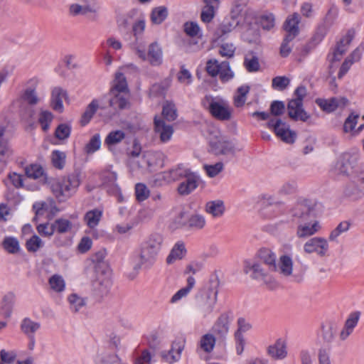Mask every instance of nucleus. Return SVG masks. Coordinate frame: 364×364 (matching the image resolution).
<instances>
[{
	"mask_svg": "<svg viewBox=\"0 0 364 364\" xmlns=\"http://www.w3.org/2000/svg\"><path fill=\"white\" fill-rule=\"evenodd\" d=\"M358 161V156L349 152L341 155L332 169L336 175L348 176L351 172L349 183L343 189V195L352 200H358L364 196V168L353 171Z\"/></svg>",
	"mask_w": 364,
	"mask_h": 364,
	"instance_id": "f257e3e1",
	"label": "nucleus"
},
{
	"mask_svg": "<svg viewBox=\"0 0 364 364\" xmlns=\"http://www.w3.org/2000/svg\"><path fill=\"white\" fill-rule=\"evenodd\" d=\"M218 282H210L198 290L195 296L196 308L198 316L203 319L211 318L218 302Z\"/></svg>",
	"mask_w": 364,
	"mask_h": 364,
	"instance_id": "f03ea898",
	"label": "nucleus"
},
{
	"mask_svg": "<svg viewBox=\"0 0 364 364\" xmlns=\"http://www.w3.org/2000/svg\"><path fill=\"white\" fill-rule=\"evenodd\" d=\"M201 105L214 119L219 121H229L232 117V107L228 100L220 95H206L201 100Z\"/></svg>",
	"mask_w": 364,
	"mask_h": 364,
	"instance_id": "7ed1b4c3",
	"label": "nucleus"
},
{
	"mask_svg": "<svg viewBox=\"0 0 364 364\" xmlns=\"http://www.w3.org/2000/svg\"><path fill=\"white\" fill-rule=\"evenodd\" d=\"M163 244V237L158 233L151 234L141 242L139 249V265L151 268L156 260Z\"/></svg>",
	"mask_w": 364,
	"mask_h": 364,
	"instance_id": "20e7f679",
	"label": "nucleus"
},
{
	"mask_svg": "<svg viewBox=\"0 0 364 364\" xmlns=\"http://www.w3.org/2000/svg\"><path fill=\"white\" fill-rule=\"evenodd\" d=\"M109 94V105L114 109H125L129 106V91L127 80L122 73L117 71Z\"/></svg>",
	"mask_w": 364,
	"mask_h": 364,
	"instance_id": "39448f33",
	"label": "nucleus"
},
{
	"mask_svg": "<svg viewBox=\"0 0 364 364\" xmlns=\"http://www.w3.org/2000/svg\"><path fill=\"white\" fill-rule=\"evenodd\" d=\"M146 42L144 39L136 38V41L131 45V48L143 61L147 60L154 66L160 65L163 62V52L161 46L154 42L149 46L148 52L146 53Z\"/></svg>",
	"mask_w": 364,
	"mask_h": 364,
	"instance_id": "423d86ee",
	"label": "nucleus"
},
{
	"mask_svg": "<svg viewBox=\"0 0 364 364\" xmlns=\"http://www.w3.org/2000/svg\"><path fill=\"white\" fill-rule=\"evenodd\" d=\"M80 181L79 176L72 174L62 178L53 180L50 183V190L60 201L70 198L74 194Z\"/></svg>",
	"mask_w": 364,
	"mask_h": 364,
	"instance_id": "0eeeda50",
	"label": "nucleus"
},
{
	"mask_svg": "<svg viewBox=\"0 0 364 364\" xmlns=\"http://www.w3.org/2000/svg\"><path fill=\"white\" fill-rule=\"evenodd\" d=\"M209 151L215 155L221 156L224 159H230L235 156L236 149L234 144L228 140L220 132L214 130L210 134Z\"/></svg>",
	"mask_w": 364,
	"mask_h": 364,
	"instance_id": "6e6552de",
	"label": "nucleus"
},
{
	"mask_svg": "<svg viewBox=\"0 0 364 364\" xmlns=\"http://www.w3.org/2000/svg\"><path fill=\"white\" fill-rule=\"evenodd\" d=\"M39 84L40 79L36 76L26 80L23 83L24 88L19 95L18 98L14 100L13 103L21 101L30 107H34L38 105L42 100L37 92Z\"/></svg>",
	"mask_w": 364,
	"mask_h": 364,
	"instance_id": "1a4fd4ad",
	"label": "nucleus"
},
{
	"mask_svg": "<svg viewBox=\"0 0 364 364\" xmlns=\"http://www.w3.org/2000/svg\"><path fill=\"white\" fill-rule=\"evenodd\" d=\"M267 127L274 131L276 136L287 144H293L296 138V134L290 129L289 126L282 120L271 119L267 123Z\"/></svg>",
	"mask_w": 364,
	"mask_h": 364,
	"instance_id": "9d476101",
	"label": "nucleus"
},
{
	"mask_svg": "<svg viewBox=\"0 0 364 364\" xmlns=\"http://www.w3.org/2000/svg\"><path fill=\"white\" fill-rule=\"evenodd\" d=\"M303 250L308 255L316 254L319 257H326L329 251L328 241L323 237H311L304 244Z\"/></svg>",
	"mask_w": 364,
	"mask_h": 364,
	"instance_id": "9b49d317",
	"label": "nucleus"
},
{
	"mask_svg": "<svg viewBox=\"0 0 364 364\" xmlns=\"http://www.w3.org/2000/svg\"><path fill=\"white\" fill-rule=\"evenodd\" d=\"M191 170L182 164L178 165L168 171L161 172L156 176L155 183L157 185L170 183L184 178Z\"/></svg>",
	"mask_w": 364,
	"mask_h": 364,
	"instance_id": "f8f14e48",
	"label": "nucleus"
},
{
	"mask_svg": "<svg viewBox=\"0 0 364 364\" xmlns=\"http://www.w3.org/2000/svg\"><path fill=\"white\" fill-rule=\"evenodd\" d=\"M291 250L292 246L290 245L284 246V253L279 257L277 264L276 263V268L273 269L285 277L293 276V259L291 255L288 254Z\"/></svg>",
	"mask_w": 364,
	"mask_h": 364,
	"instance_id": "ddd939ff",
	"label": "nucleus"
},
{
	"mask_svg": "<svg viewBox=\"0 0 364 364\" xmlns=\"http://www.w3.org/2000/svg\"><path fill=\"white\" fill-rule=\"evenodd\" d=\"M186 346V340L183 338H177L172 341L171 348L168 350H163L160 355L161 359L168 363L173 364L179 361L181 358L182 352Z\"/></svg>",
	"mask_w": 364,
	"mask_h": 364,
	"instance_id": "4468645a",
	"label": "nucleus"
},
{
	"mask_svg": "<svg viewBox=\"0 0 364 364\" xmlns=\"http://www.w3.org/2000/svg\"><path fill=\"white\" fill-rule=\"evenodd\" d=\"M338 15V9L335 6H331L325 16L323 17L322 23L318 26L314 39L318 42L322 39L327 34L330 28L335 23L336 20Z\"/></svg>",
	"mask_w": 364,
	"mask_h": 364,
	"instance_id": "2eb2a0df",
	"label": "nucleus"
},
{
	"mask_svg": "<svg viewBox=\"0 0 364 364\" xmlns=\"http://www.w3.org/2000/svg\"><path fill=\"white\" fill-rule=\"evenodd\" d=\"M237 330L234 333L235 349L237 355H241L245 349V338L243 333L248 332L252 328V323L243 317L237 320Z\"/></svg>",
	"mask_w": 364,
	"mask_h": 364,
	"instance_id": "dca6fc26",
	"label": "nucleus"
},
{
	"mask_svg": "<svg viewBox=\"0 0 364 364\" xmlns=\"http://www.w3.org/2000/svg\"><path fill=\"white\" fill-rule=\"evenodd\" d=\"M13 154L14 151L6 134V129L0 127V173L11 161Z\"/></svg>",
	"mask_w": 364,
	"mask_h": 364,
	"instance_id": "f3484780",
	"label": "nucleus"
},
{
	"mask_svg": "<svg viewBox=\"0 0 364 364\" xmlns=\"http://www.w3.org/2000/svg\"><path fill=\"white\" fill-rule=\"evenodd\" d=\"M302 220L296 228V235L298 238H308L318 233L322 228L320 222L316 219L309 218Z\"/></svg>",
	"mask_w": 364,
	"mask_h": 364,
	"instance_id": "a211bd4d",
	"label": "nucleus"
},
{
	"mask_svg": "<svg viewBox=\"0 0 364 364\" xmlns=\"http://www.w3.org/2000/svg\"><path fill=\"white\" fill-rule=\"evenodd\" d=\"M313 210V203L307 199H303L298 200L290 208L289 213L295 219L307 220L311 218Z\"/></svg>",
	"mask_w": 364,
	"mask_h": 364,
	"instance_id": "6ab92c4d",
	"label": "nucleus"
},
{
	"mask_svg": "<svg viewBox=\"0 0 364 364\" xmlns=\"http://www.w3.org/2000/svg\"><path fill=\"white\" fill-rule=\"evenodd\" d=\"M184 178L186 180L181 182L177 187L178 193L182 196L191 194L198 188L200 183V176L191 171Z\"/></svg>",
	"mask_w": 364,
	"mask_h": 364,
	"instance_id": "aec40b11",
	"label": "nucleus"
},
{
	"mask_svg": "<svg viewBox=\"0 0 364 364\" xmlns=\"http://www.w3.org/2000/svg\"><path fill=\"white\" fill-rule=\"evenodd\" d=\"M102 214L103 211L102 210L95 208L87 211L83 217L84 223L90 229L87 232L95 238L98 237L96 228L101 221Z\"/></svg>",
	"mask_w": 364,
	"mask_h": 364,
	"instance_id": "412c9836",
	"label": "nucleus"
},
{
	"mask_svg": "<svg viewBox=\"0 0 364 364\" xmlns=\"http://www.w3.org/2000/svg\"><path fill=\"white\" fill-rule=\"evenodd\" d=\"M316 103L323 111L332 112L337 108L346 107L348 103V100L344 97L329 99L318 98L316 100Z\"/></svg>",
	"mask_w": 364,
	"mask_h": 364,
	"instance_id": "4be33fe9",
	"label": "nucleus"
},
{
	"mask_svg": "<svg viewBox=\"0 0 364 364\" xmlns=\"http://www.w3.org/2000/svg\"><path fill=\"white\" fill-rule=\"evenodd\" d=\"M154 131L159 135L160 141L166 143L171 139L173 134V128L167 124L161 117H154Z\"/></svg>",
	"mask_w": 364,
	"mask_h": 364,
	"instance_id": "5701e85b",
	"label": "nucleus"
},
{
	"mask_svg": "<svg viewBox=\"0 0 364 364\" xmlns=\"http://www.w3.org/2000/svg\"><path fill=\"white\" fill-rule=\"evenodd\" d=\"M233 313L230 311L223 312L215 321L213 331L215 333L224 336L229 331L230 324L233 320Z\"/></svg>",
	"mask_w": 364,
	"mask_h": 364,
	"instance_id": "b1692460",
	"label": "nucleus"
},
{
	"mask_svg": "<svg viewBox=\"0 0 364 364\" xmlns=\"http://www.w3.org/2000/svg\"><path fill=\"white\" fill-rule=\"evenodd\" d=\"M288 114L295 121L306 122L310 115L303 108V102L291 100L287 105Z\"/></svg>",
	"mask_w": 364,
	"mask_h": 364,
	"instance_id": "393cba45",
	"label": "nucleus"
},
{
	"mask_svg": "<svg viewBox=\"0 0 364 364\" xmlns=\"http://www.w3.org/2000/svg\"><path fill=\"white\" fill-rule=\"evenodd\" d=\"M355 30L349 29L346 34L341 38L338 43L336 48L333 52V60H339L341 57L344 54L348 48V46L355 37Z\"/></svg>",
	"mask_w": 364,
	"mask_h": 364,
	"instance_id": "a878e982",
	"label": "nucleus"
},
{
	"mask_svg": "<svg viewBox=\"0 0 364 364\" xmlns=\"http://www.w3.org/2000/svg\"><path fill=\"white\" fill-rule=\"evenodd\" d=\"M143 159L147 168L152 171L163 167L164 155L160 151H147L143 154Z\"/></svg>",
	"mask_w": 364,
	"mask_h": 364,
	"instance_id": "bb28decb",
	"label": "nucleus"
},
{
	"mask_svg": "<svg viewBox=\"0 0 364 364\" xmlns=\"http://www.w3.org/2000/svg\"><path fill=\"white\" fill-rule=\"evenodd\" d=\"M267 353L272 358L283 360L287 356V343L282 339H278L268 347Z\"/></svg>",
	"mask_w": 364,
	"mask_h": 364,
	"instance_id": "cd10ccee",
	"label": "nucleus"
},
{
	"mask_svg": "<svg viewBox=\"0 0 364 364\" xmlns=\"http://www.w3.org/2000/svg\"><path fill=\"white\" fill-rule=\"evenodd\" d=\"M16 302V295L12 291L6 293L1 300V313L4 318H10Z\"/></svg>",
	"mask_w": 364,
	"mask_h": 364,
	"instance_id": "c85d7f7f",
	"label": "nucleus"
},
{
	"mask_svg": "<svg viewBox=\"0 0 364 364\" xmlns=\"http://www.w3.org/2000/svg\"><path fill=\"white\" fill-rule=\"evenodd\" d=\"M215 337L211 333H205L203 335L198 343L197 352L200 353L203 352L205 353H211L215 346Z\"/></svg>",
	"mask_w": 364,
	"mask_h": 364,
	"instance_id": "c756f323",
	"label": "nucleus"
},
{
	"mask_svg": "<svg viewBox=\"0 0 364 364\" xmlns=\"http://www.w3.org/2000/svg\"><path fill=\"white\" fill-rule=\"evenodd\" d=\"M66 92L61 87H56L51 92V105L54 110L61 112L63 109V100L66 98Z\"/></svg>",
	"mask_w": 364,
	"mask_h": 364,
	"instance_id": "7c9ffc66",
	"label": "nucleus"
},
{
	"mask_svg": "<svg viewBox=\"0 0 364 364\" xmlns=\"http://www.w3.org/2000/svg\"><path fill=\"white\" fill-rule=\"evenodd\" d=\"M205 211L213 218H220L225 211V203L221 200L208 201L205 205Z\"/></svg>",
	"mask_w": 364,
	"mask_h": 364,
	"instance_id": "2f4dec72",
	"label": "nucleus"
},
{
	"mask_svg": "<svg viewBox=\"0 0 364 364\" xmlns=\"http://www.w3.org/2000/svg\"><path fill=\"white\" fill-rule=\"evenodd\" d=\"M299 16L294 14L289 16L284 23V28L287 32L286 36L295 38L299 33Z\"/></svg>",
	"mask_w": 364,
	"mask_h": 364,
	"instance_id": "473e14b6",
	"label": "nucleus"
},
{
	"mask_svg": "<svg viewBox=\"0 0 364 364\" xmlns=\"http://www.w3.org/2000/svg\"><path fill=\"white\" fill-rule=\"evenodd\" d=\"M41 323L33 321L30 318H24L20 324L21 332L26 336H34L35 333L40 329Z\"/></svg>",
	"mask_w": 364,
	"mask_h": 364,
	"instance_id": "72a5a7b5",
	"label": "nucleus"
},
{
	"mask_svg": "<svg viewBox=\"0 0 364 364\" xmlns=\"http://www.w3.org/2000/svg\"><path fill=\"white\" fill-rule=\"evenodd\" d=\"M186 252V250L184 244L182 242H176L166 258V263L171 264L176 260L181 259L185 256Z\"/></svg>",
	"mask_w": 364,
	"mask_h": 364,
	"instance_id": "f704fd0d",
	"label": "nucleus"
},
{
	"mask_svg": "<svg viewBox=\"0 0 364 364\" xmlns=\"http://www.w3.org/2000/svg\"><path fill=\"white\" fill-rule=\"evenodd\" d=\"M249 92L250 87L248 85H242L236 90L232 97L233 105L235 107L240 108L245 105Z\"/></svg>",
	"mask_w": 364,
	"mask_h": 364,
	"instance_id": "c9c22d12",
	"label": "nucleus"
},
{
	"mask_svg": "<svg viewBox=\"0 0 364 364\" xmlns=\"http://www.w3.org/2000/svg\"><path fill=\"white\" fill-rule=\"evenodd\" d=\"M206 225L204 215L199 213L191 215L187 219V227L192 230H200Z\"/></svg>",
	"mask_w": 364,
	"mask_h": 364,
	"instance_id": "e433bc0d",
	"label": "nucleus"
},
{
	"mask_svg": "<svg viewBox=\"0 0 364 364\" xmlns=\"http://www.w3.org/2000/svg\"><path fill=\"white\" fill-rule=\"evenodd\" d=\"M100 107V101L97 99H94L86 107L85 111L82 114L80 119V123L82 126L86 125L90 122L97 109Z\"/></svg>",
	"mask_w": 364,
	"mask_h": 364,
	"instance_id": "4c0bfd02",
	"label": "nucleus"
},
{
	"mask_svg": "<svg viewBox=\"0 0 364 364\" xmlns=\"http://www.w3.org/2000/svg\"><path fill=\"white\" fill-rule=\"evenodd\" d=\"M98 7L95 5H80L74 4L70 6V12L73 16L88 15L97 11Z\"/></svg>",
	"mask_w": 364,
	"mask_h": 364,
	"instance_id": "58836bf2",
	"label": "nucleus"
},
{
	"mask_svg": "<svg viewBox=\"0 0 364 364\" xmlns=\"http://www.w3.org/2000/svg\"><path fill=\"white\" fill-rule=\"evenodd\" d=\"M196 284V280L193 277H188L187 279V284L185 287L179 289L176 294L171 297L170 302L172 304L176 303L181 299L186 297L193 288Z\"/></svg>",
	"mask_w": 364,
	"mask_h": 364,
	"instance_id": "ea45409f",
	"label": "nucleus"
},
{
	"mask_svg": "<svg viewBox=\"0 0 364 364\" xmlns=\"http://www.w3.org/2000/svg\"><path fill=\"white\" fill-rule=\"evenodd\" d=\"M196 284V280L193 277H188L187 279V284L185 287L179 289L176 294L171 297L170 302L172 304L176 303L181 299L186 297L193 288Z\"/></svg>",
	"mask_w": 364,
	"mask_h": 364,
	"instance_id": "a19ab883",
	"label": "nucleus"
},
{
	"mask_svg": "<svg viewBox=\"0 0 364 364\" xmlns=\"http://www.w3.org/2000/svg\"><path fill=\"white\" fill-rule=\"evenodd\" d=\"M258 256L262 261L268 265L269 269L273 271L276 268V255L269 249L263 248L259 251Z\"/></svg>",
	"mask_w": 364,
	"mask_h": 364,
	"instance_id": "79ce46f5",
	"label": "nucleus"
},
{
	"mask_svg": "<svg viewBox=\"0 0 364 364\" xmlns=\"http://www.w3.org/2000/svg\"><path fill=\"white\" fill-rule=\"evenodd\" d=\"M4 250L9 254H17L20 250L19 242L14 237H5L1 243Z\"/></svg>",
	"mask_w": 364,
	"mask_h": 364,
	"instance_id": "37998d69",
	"label": "nucleus"
},
{
	"mask_svg": "<svg viewBox=\"0 0 364 364\" xmlns=\"http://www.w3.org/2000/svg\"><path fill=\"white\" fill-rule=\"evenodd\" d=\"M48 284L52 291L55 293H62L65 289V282L59 274H53L48 279Z\"/></svg>",
	"mask_w": 364,
	"mask_h": 364,
	"instance_id": "c03bdc74",
	"label": "nucleus"
},
{
	"mask_svg": "<svg viewBox=\"0 0 364 364\" xmlns=\"http://www.w3.org/2000/svg\"><path fill=\"white\" fill-rule=\"evenodd\" d=\"M240 23V19L238 17L232 16L230 19L224 21L218 29V34L222 36L231 32L235 29Z\"/></svg>",
	"mask_w": 364,
	"mask_h": 364,
	"instance_id": "a18cd8bd",
	"label": "nucleus"
},
{
	"mask_svg": "<svg viewBox=\"0 0 364 364\" xmlns=\"http://www.w3.org/2000/svg\"><path fill=\"white\" fill-rule=\"evenodd\" d=\"M359 118V114H355V112H352L348 117L346 119L343 126V130L344 133L350 134V136L353 137V132L355 131V126L358 124V120Z\"/></svg>",
	"mask_w": 364,
	"mask_h": 364,
	"instance_id": "49530a36",
	"label": "nucleus"
},
{
	"mask_svg": "<svg viewBox=\"0 0 364 364\" xmlns=\"http://www.w3.org/2000/svg\"><path fill=\"white\" fill-rule=\"evenodd\" d=\"M171 85V80L170 78H166L161 82L153 85L151 87L150 92L155 96H164Z\"/></svg>",
	"mask_w": 364,
	"mask_h": 364,
	"instance_id": "de8ad7c7",
	"label": "nucleus"
},
{
	"mask_svg": "<svg viewBox=\"0 0 364 364\" xmlns=\"http://www.w3.org/2000/svg\"><path fill=\"white\" fill-rule=\"evenodd\" d=\"M126 136L125 133L122 130L112 131L108 134L105 139V144L109 147L119 144Z\"/></svg>",
	"mask_w": 364,
	"mask_h": 364,
	"instance_id": "09e8293b",
	"label": "nucleus"
},
{
	"mask_svg": "<svg viewBox=\"0 0 364 364\" xmlns=\"http://www.w3.org/2000/svg\"><path fill=\"white\" fill-rule=\"evenodd\" d=\"M68 301L70 304V309L74 312H78L82 308L86 305V301L83 297L80 296L77 294H71Z\"/></svg>",
	"mask_w": 364,
	"mask_h": 364,
	"instance_id": "8fccbe9b",
	"label": "nucleus"
},
{
	"mask_svg": "<svg viewBox=\"0 0 364 364\" xmlns=\"http://www.w3.org/2000/svg\"><path fill=\"white\" fill-rule=\"evenodd\" d=\"M26 175L31 178L38 179L45 177L43 167L39 164H30L25 168Z\"/></svg>",
	"mask_w": 364,
	"mask_h": 364,
	"instance_id": "3c124183",
	"label": "nucleus"
},
{
	"mask_svg": "<svg viewBox=\"0 0 364 364\" xmlns=\"http://www.w3.org/2000/svg\"><path fill=\"white\" fill-rule=\"evenodd\" d=\"M167 16V9L164 6H159L152 10L151 20L155 24H160L166 18Z\"/></svg>",
	"mask_w": 364,
	"mask_h": 364,
	"instance_id": "603ef678",
	"label": "nucleus"
},
{
	"mask_svg": "<svg viewBox=\"0 0 364 364\" xmlns=\"http://www.w3.org/2000/svg\"><path fill=\"white\" fill-rule=\"evenodd\" d=\"M55 232L58 233H66L71 230L73 225L70 220L60 218L53 222Z\"/></svg>",
	"mask_w": 364,
	"mask_h": 364,
	"instance_id": "864d4df0",
	"label": "nucleus"
},
{
	"mask_svg": "<svg viewBox=\"0 0 364 364\" xmlns=\"http://www.w3.org/2000/svg\"><path fill=\"white\" fill-rule=\"evenodd\" d=\"M350 223L347 221L341 222L338 226L329 234L328 240L331 242L337 240V238L349 230Z\"/></svg>",
	"mask_w": 364,
	"mask_h": 364,
	"instance_id": "5fc2aeb1",
	"label": "nucleus"
},
{
	"mask_svg": "<svg viewBox=\"0 0 364 364\" xmlns=\"http://www.w3.org/2000/svg\"><path fill=\"white\" fill-rule=\"evenodd\" d=\"M218 75L222 82H228L233 77L234 74L230 70L228 62L223 61L220 63V68Z\"/></svg>",
	"mask_w": 364,
	"mask_h": 364,
	"instance_id": "6e6d98bb",
	"label": "nucleus"
},
{
	"mask_svg": "<svg viewBox=\"0 0 364 364\" xmlns=\"http://www.w3.org/2000/svg\"><path fill=\"white\" fill-rule=\"evenodd\" d=\"M162 114L168 121H173L177 117L176 108L173 103L167 102L163 107Z\"/></svg>",
	"mask_w": 364,
	"mask_h": 364,
	"instance_id": "4d7b16f0",
	"label": "nucleus"
},
{
	"mask_svg": "<svg viewBox=\"0 0 364 364\" xmlns=\"http://www.w3.org/2000/svg\"><path fill=\"white\" fill-rule=\"evenodd\" d=\"M53 119V115L50 112L45 110L40 112L38 122L44 132H46L49 129Z\"/></svg>",
	"mask_w": 364,
	"mask_h": 364,
	"instance_id": "13d9d810",
	"label": "nucleus"
},
{
	"mask_svg": "<svg viewBox=\"0 0 364 364\" xmlns=\"http://www.w3.org/2000/svg\"><path fill=\"white\" fill-rule=\"evenodd\" d=\"M150 192L144 183H136L135 186V196L139 202L146 200L149 196Z\"/></svg>",
	"mask_w": 364,
	"mask_h": 364,
	"instance_id": "bf43d9fd",
	"label": "nucleus"
},
{
	"mask_svg": "<svg viewBox=\"0 0 364 364\" xmlns=\"http://www.w3.org/2000/svg\"><path fill=\"white\" fill-rule=\"evenodd\" d=\"M101 146V139L100 134H95L92 136L90 141L85 146V152L92 154L100 149Z\"/></svg>",
	"mask_w": 364,
	"mask_h": 364,
	"instance_id": "052dcab7",
	"label": "nucleus"
},
{
	"mask_svg": "<svg viewBox=\"0 0 364 364\" xmlns=\"http://www.w3.org/2000/svg\"><path fill=\"white\" fill-rule=\"evenodd\" d=\"M244 65L249 72H256L259 69V60L257 57L252 55L245 56Z\"/></svg>",
	"mask_w": 364,
	"mask_h": 364,
	"instance_id": "680f3d73",
	"label": "nucleus"
},
{
	"mask_svg": "<svg viewBox=\"0 0 364 364\" xmlns=\"http://www.w3.org/2000/svg\"><path fill=\"white\" fill-rule=\"evenodd\" d=\"M70 133L71 127L69 124H60L55 131V136L59 140H65L70 136Z\"/></svg>",
	"mask_w": 364,
	"mask_h": 364,
	"instance_id": "e2e57ef3",
	"label": "nucleus"
},
{
	"mask_svg": "<svg viewBox=\"0 0 364 364\" xmlns=\"http://www.w3.org/2000/svg\"><path fill=\"white\" fill-rule=\"evenodd\" d=\"M259 24L263 29L270 31L275 25V18L272 14H264L259 17Z\"/></svg>",
	"mask_w": 364,
	"mask_h": 364,
	"instance_id": "0e129e2a",
	"label": "nucleus"
},
{
	"mask_svg": "<svg viewBox=\"0 0 364 364\" xmlns=\"http://www.w3.org/2000/svg\"><path fill=\"white\" fill-rule=\"evenodd\" d=\"M183 30L186 34L190 37H197L200 36V28L196 22H186L183 25Z\"/></svg>",
	"mask_w": 364,
	"mask_h": 364,
	"instance_id": "69168bd1",
	"label": "nucleus"
},
{
	"mask_svg": "<svg viewBox=\"0 0 364 364\" xmlns=\"http://www.w3.org/2000/svg\"><path fill=\"white\" fill-rule=\"evenodd\" d=\"M26 246L28 252H36L43 246V242L38 235H35L27 240Z\"/></svg>",
	"mask_w": 364,
	"mask_h": 364,
	"instance_id": "338daca9",
	"label": "nucleus"
},
{
	"mask_svg": "<svg viewBox=\"0 0 364 364\" xmlns=\"http://www.w3.org/2000/svg\"><path fill=\"white\" fill-rule=\"evenodd\" d=\"M203 168L209 177L214 178L223 171L224 164L222 162H218L212 165L205 164Z\"/></svg>",
	"mask_w": 364,
	"mask_h": 364,
	"instance_id": "774afa93",
	"label": "nucleus"
}]
</instances>
